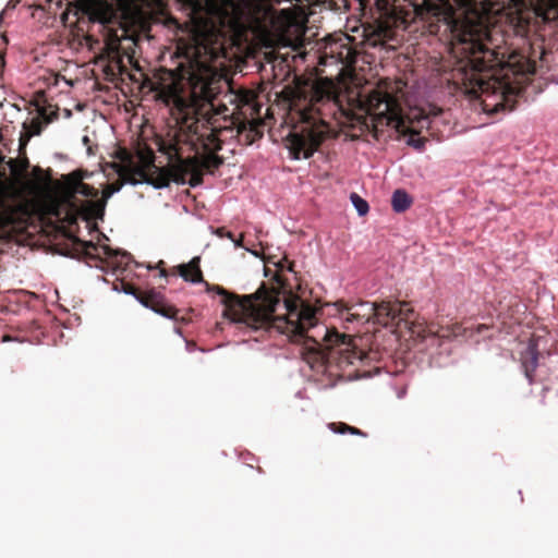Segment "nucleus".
Masks as SVG:
<instances>
[{"mask_svg":"<svg viewBox=\"0 0 558 558\" xmlns=\"http://www.w3.org/2000/svg\"><path fill=\"white\" fill-rule=\"evenodd\" d=\"M184 63H180L181 76L192 84V99L181 95L174 87L169 89L166 104L171 107L172 116L180 126V132L186 136L191 144L199 143L205 154L199 162L197 158H183L180 140H169L161 144V151L167 155L169 166L167 168L154 167L157 179L145 175L143 169H138L144 179L141 181H128L130 185L148 184L156 190L166 189L170 181L192 187L202 182V168H218L222 158L216 155L221 149L218 133L229 128V118L242 106L251 105V96L244 93L228 92L222 98L216 95L215 86L209 77L211 69L195 56L186 54Z\"/></svg>","mask_w":558,"mask_h":558,"instance_id":"nucleus-1","label":"nucleus"},{"mask_svg":"<svg viewBox=\"0 0 558 558\" xmlns=\"http://www.w3.org/2000/svg\"><path fill=\"white\" fill-rule=\"evenodd\" d=\"M206 286L209 292L220 296V303L225 306L223 316L234 324H244L254 330L270 324L279 332L291 337L305 336L314 343L323 341L328 347H341L340 363L353 364L360 359L351 338L319 325L316 311L298 296H290L281 303L277 294L264 288L254 294L239 298L221 287L209 288L208 283Z\"/></svg>","mask_w":558,"mask_h":558,"instance_id":"nucleus-2","label":"nucleus"},{"mask_svg":"<svg viewBox=\"0 0 558 558\" xmlns=\"http://www.w3.org/2000/svg\"><path fill=\"white\" fill-rule=\"evenodd\" d=\"M75 15L82 14L89 23L99 24L106 31V51L111 62L121 69L122 58H132L141 41L149 39L150 17L136 5L122 9L119 26L109 25L117 19L114 7L108 0H74Z\"/></svg>","mask_w":558,"mask_h":558,"instance_id":"nucleus-3","label":"nucleus"},{"mask_svg":"<svg viewBox=\"0 0 558 558\" xmlns=\"http://www.w3.org/2000/svg\"><path fill=\"white\" fill-rule=\"evenodd\" d=\"M116 158L121 162L116 165V171L122 179L120 184H109L105 187L102 198L98 201L86 199L80 205H75V211L84 220L102 219L107 201L114 194L119 193L123 184H130L128 181H141L144 177L138 173V169H143L145 175L157 179V172L154 167L155 156L149 149L137 150L136 154L125 148H118Z\"/></svg>","mask_w":558,"mask_h":558,"instance_id":"nucleus-4","label":"nucleus"},{"mask_svg":"<svg viewBox=\"0 0 558 558\" xmlns=\"http://www.w3.org/2000/svg\"><path fill=\"white\" fill-rule=\"evenodd\" d=\"M288 98L291 106L300 111L302 120L315 125L325 123V108L335 107L337 97L330 86L317 83L290 89Z\"/></svg>","mask_w":558,"mask_h":558,"instance_id":"nucleus-5","label":"nucleus"},{"mask_svg":"<svg viewBox=\"0 0 558 558\" xmlns=\"http://www.w3.org/2000/svg\"><path fill=\"white\" fill-rule=\"evenodd\" d=\"M482 109L487 114L511 111L514 108V89L505 83L494 81H478Z\"/></svg>","mask_w":558,"mask_h":558,"instance_id":"nucleus-6","label":"nucleus"},{"mask_svg":"<svg viewBox=\"0 0 558 558\" xmlns=\"http://www.w3.org/2000/svg\"><path fill=\"white\" fill-rule=\"evenodd\" d=\"M367 105L377 125L392 126L397 131L403 128L404 121L399 101L389 93L373 90L368 95Z\"/></svg>","mask_w":558,"mask_h":558,"instance_id":"nucleus-7","label":"nucleus"},{"mask_svg":"<svg viewBox=\"0 0 558 558\" xmlns=\"http://www.w3.org/2000/svg\"><path fill=\"white\" fill-rule=\"evenodd\" d=\"M412 313V308L407 303L399 301L395 302H380L377 303V308L374 314V324L387 325L388 320L396 318H405Z\"/></svg>","mask_w":558,"mask_h":558,"instance_id":"nucleus-8","label":"nucleus"},{"mask_svg":"<svg viewBox=\"0 0 558 558\" xmlns=\"http://www.w3.org/2000/svg\"><path fill=\"white\" fill-rule=\"evenodd\" d=\"M226 14L233 21L253 19L263 8L264 0H225Z\"/></svg>","mask_w":558,"mask_h":558,"instance_id":"nucleus-9","label":"nucleus"},{"mask_svg":"<svg viewBox=\"0 0 558 558\" xmlns=\"http://www.w3.org/2000/svg\"><path fill=\"white\" fill-rule=\"evenodd\" d=\"M288 147L293 159H308L315 151V142L295 133L290 135Z\"/></svg>","mask_w":558,"mask_h":558,"instance_id":"nucleus-10","label":"nucleus"},{"mask_svg":"<svg viewBox=\"0 0 558 558\" xmlns=\"http://www.w3.org/2000/svg\"><path fill=\"white\" fill-rule=\"evenodd\" d=\"M83 177L80 172H73L65 179L66 189L71 196L82 195L85 197H93L97 195L92 186L82 182Z\"/></svg>","mask_w":558,"mask_h":558,"instance_id":"nucleus-11","label":"nucleus"},{"mask_svg":"<svg viewBox=\"0 0 558 558\" xmlns=\"http://www.w3.org/2000/svg\"><path fill=\"white\" fill-rule=\"evenodd\" d=\"M522 367L529 384L533 383V372L538 365V353L535 345L530 344L521 356Z\"/></svg>","mask_w":558,"mask_h":558,"instance_id":"nucleus-12","label":"nucleus"},{"mask_svg":"<svg viewBox=\"0 0 558 558\" xmlns=\"http://www.w3.org/2000/svg\"><path fill=\"white\" fill-rule=\"evenodd\" d=\"M199 258H193L189 265L180 266V276L192 283L203 282L202 272L198 267Z\"/></svg>","mask_w":558,"mask_h":558,"instance_id":"nucleus-13","label":"nucleus"},{"mask_svg":"<svg viewBox=\"0 0 558 558\" xmlns=\"http://www.w3.org/2000/svg\"><path fill=\"white\" fill-rule=\"evenodd\" d=\"M357 307H359L360 312H357L355 314H351L347 318L348 322H353L357 318H362L364 323H369V322L374 323V314L377 308V303L364 302V303L359 304Z\"/></svg>","mask_w":558,"mask_h":558,"instance_id":"nucleus-14","label":"nucleus"},{"mask_svg":"<svg viewBox=\"0 0 558 558\" xmlns=\"http://www.w3.org/2000/svg\"><path fill=\"white\" fill-rule=\"evenodd\" d=\"M412 203V198L404 190H396L391 196V206L396 213L405 211Z\"/></svg>","mask_w":558,"mask_h":558,"instance_id":"nucleus-15","label":"nucleus"},{"mask_svg":"<svg viewBox=\"0 0 558 558\" xmlns=\"http://www.w3.org/2000/svg\"><path fill=\"white\" fill-rule=\"evenodd\" d=\"M350 201L359 216L363 217L368 213V210H369L368 203L363 197H361L359 194L351 193Z\"/></svg>","mask_w":558,"mask_h":558,"instance_id":"nucleus-16","label":"nucleus"},{"mask_svg":"<svg viewBox=\"0 0 558 558\" xmlns=\"http://www.w3.org/2000/svg\"><path fill=\"white\" fill-rule=\"evenodd\" d=\"M24 134L27 138L39 135L43 129V122L39 119H32L29 122L23 123Z\"/></svg>","mask_w":558,"mask_h":558,"instance_id":"nucleus-17","label":"nucleus"},{"mask_svg":"<svg viewBox=\"0 0 558 558\" xmlns=\"http://www.w3.org/2000/svg\"><path fill=\"white\" fill-rule=\"evenodd\" d=\"M339 429L336 428V424H329V428L333 432V433H338V434H345V433H350L352 435H361L363 436V432L355 428V427H351L347 424H340L339 425Z\"/></svg>","mask_w":558,"mask_h":558,"instance_id":"nucleus-18","label":"nucleus"},{"mask_svg":"<svg viewBox=\"0 0 558 558\" xmlns=\"http://www.w3.org/2000/svg\"><path fill=\"white\" fill-rule=\"evenodd\" d=\"M150 310L154 313H156V314H158V315H160V316H162L165 318H168V319H174L175 318V314L177 313L171 307H163V306H159V305L155 304V306L150 307Z\"/></svg>","mask_w":558,"mask_h":558,"instance_id":"nucleus-19","label":"nucleus"},{"mask_svg":"<svg viewBox=\"0 0 558 558\" xmlns=\"http://www.w3.org/2000/svg\"><path fill=\"white\" fill-rule=\"evenodd\" d=\"M157 295V293H151L148 296H140L135 295V299L138 301L140 304H142L144 307L149 308L154 307L155 304H153V299Z\"/></svg>","mask_w":558,"mask_h":558,"instance_id":"nucleus-20","label":"nucleus"},{"mask_svg":"<svg viewBox=\"0 0 558 558\" xmlns=\"http://www.w3.org/2000/svg\"><path fill=\"white\" fill-rule=\"evenodd\" d=\"M407 143L416 149H421L424 146V141L422 138H409Z\"/></svg>","mask_w":558,"mask_h":558,"instance_id":"nucleus-21","label":"nucleus"},{"mask_svg":"<svg viewBox=\"0 0 558 558\" xmlns=\"http://www.w3.org/2000/svg\"><path fill=\"white\" fill-rule=\"evenodd\" d=\"M9 165H10V169H11L12 174H13L15 178L20 177V175H21V171H22V170H19V169L15 167V165H14L13 160H10V161H9Z\"/></svg>","mask_w":558,"mask_h":558,"instance_id":"nucleus-22","label":"nucleus"},{"mask_svg":"<svg viewBox=\"0 0 558 558\" xmlns=\"http://www.w3.org/2000/svg\"><path fill=\"white\" fill-rule=\"evenodd\" d=\"M101 248H102L104 253H105L107 256H113V255H116V253H114L110 247H108V246H102Z\"/></svg>","mask_w":558,"mask_h":558,"instance_id":"nucleus-23","label":"nucleus"},{"mask_svg":"<svg viewBox=\"0 0 558 558\" xmlns=\"http://www.w3.org/2000/svg\"><path fill=\"white\" fill-rule=\"evenodd\" d=\"M228 236L233 241V243H234V245H235V246H241V245H242V244H241V241L233 240V238H232V234H231V233H229V234H228Z\"/></svg>","mask_w":558,"mask_h":558,"instance_id":"nucleus-24","label":"nucleus"},{"mask_svg":"<svg viewBox=\"0 0 558 558\" xmlns=\"http://www.w3.org/2000/svg\"><path fill=\"white\" fill-rule=\"evenodd\" d=\"M404 395H405V389H401L400 391H398L397 397H398L399 399H401V398H403V397H404Z\"/></svg>","mask_w":558,"mask_h":558,"instance_id":"nucleus-25","label":"nucleus"},{"mask_svg":"<svg viewBox=\"0 0 558 558\" xmlns=\"http://www.w3.org/2000/svg\"><path fill=\"white\" fill-rule=\"evenodd\" d=\"M124 293H126V294H131V295H133L134 298H135V295H137V294H136L134 291H132V290H124Z\"/></svg>","mask_w":558,"mask_h":558,"instance_id":"nucleus-26","label":"nucleus"},{"mask_svg":"<svg viewBox=\"0 0 558 558\" xmlns=\"http://www.w3.org/2000/svg\"><path fill=\"white\" fill-rule=\"evenodd\" d=\"M3 64H4V60H3V58L0 56V68H1V66H3Z\"/></svg>","mask_w":558,"mask_h":558,"instance_id":"nucleus-27","label":"nucleus"},{"mask_svg":"<svg viewBox=\"0 0 558 558\" xmlns=\"http://www.w3.org/2000/svg\"><path fill=\"white\" fill-rule=\"evenodd\" d=\"M477 48L481 52H485L484 48L481 45H478Z\"/></svg>","mask_w":558,"mask_h":558,"instance_id":"nucleus-28","label":"nucleus"},{"mask_svg":"<svg viewBox=\"0 0 558 558\" xmlns=\"http://www.w3.org/2000/svg\"><path fill=\"white\" fill-rule=\"evenodd\" d=\"M87 142H88V137H87V136H84V137H83V143H85V144H86Z\"/></svg>","mask_w":558,"mask_h":558,"instance_id":"nucleus-29","label":"nucleus"},{"mask_svg":"<svg viewBox=\"0 0 558 558\" xmlns=\"http://www.w3.org/2000/svg\"><path fill=\"white\" fill-rule=\"evenodd\" d=\"M68 17V13L62 14V19L65 20Z\"/></svg>","mask_w":558,"mask_h":558,"instance_id":"nucleus-30","label":"nucleus"}]
</instances>
